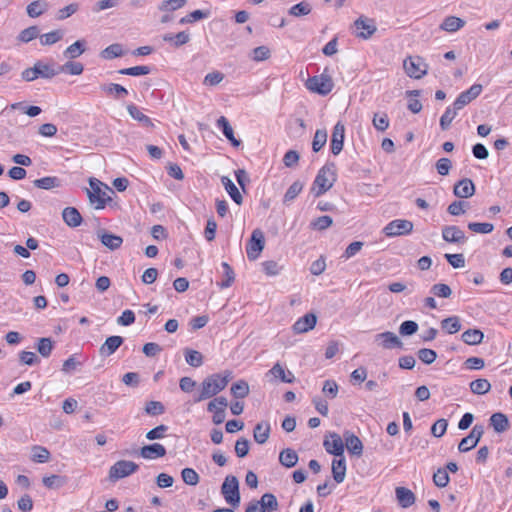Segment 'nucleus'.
I'll return each instance as SVG.
<instances>
[{
  "label": "nucleus",
  "mask_w": 512,
  "mask_h": 512,
  "mask_svg": "<svg viewBox=\"0 0 512 512\" xmlns=\"http://www.w3.org/2000/svg\"><path fill=\"white\" fill-rule=\"evenodd\" d=\"M35 187L44 190H50L60 187L61 181L55 176H47L33 181Z\"/></svg>",
  "instance_id": "obj_40"
},
{
  "label": "nucleus",
  "mask_w": 512,
  "mask_h": 512,
  "mask_svg": "<svg viewBox=\"0 0 512 512\" xmlns=\"http://www.w3.org/2000/svg\"><path fill=\"white\" fill-rule=\"evenodd\" d=\"M101 90L116 99H123L128 95V90L120 84L110 83L100 86Z\"/></svg>",
  "instance_id": "obj_33"
},
{
  "label": "nucleus",
  "mask_w": 512,
  "mask_h": 512,
  "mask_svg": "<svg viewBox=\"0 0 512 512\" xmlns=\"http://www.w3.org/2000/svg\"><path fill=\"white\" fill-rule=\"evenodd\" d=\"M270 430H271V427L268 422L258 423L253 430L254 440L258 444H264L269 438Z\"/></svg>",
  "instance_id": "obj_32"
},
{
  "label": "nucleus",
  "mask_w": 512,
  "mask_h": 512,
  "mask_svg": "<svg viewBox=\"0 0 512 512\" xmlns=\"http://www.w3.org/2000/svg\"><path fill=\"white\" fill-rule=\"evenodd\" d=\"M461 338L468 345H478L482 342L484 334L479 329H468L463 332Z\"/></svg>",
  "instance_id": "obj_38"
},
{
  "label": "nucleus",
  "mask_w": 512,
  "mask_h": 512,
  "mask_svg": "<svg viewBox=\"0 0 512 512\" xmlns=\"http://www.w3.org/2000/svg\"><path fill=\"white\" fill-rule=\"evenodd\" d=\"M181 477L183 482L190 486H196L200 480L198 473L192 468H184L181 471Z\"/></svg>",
  "instance_id": "obj_56"
},
{
  "label": "nucleus",
  "mask_w": 512,
  "mask_h": 512,
  "mask_svg": "<svg viewBox=\"0 0 512 512\" xmlns=\"http://www.w3.org/2000/svg\"><path fill=\"white\" fill-rule=\"evenodd\" d=\"M124 339L121 336H110L99 348V354L102 357H108L115 353L117 349L123 344Z\"/></svg>",
  "instance_id": "obj_19"
},
{
  "label": "nucleus",
  "mask_w": 512,
  "mask_h": 512,
  "mask_svg": "<svg viewBox=\"0 0 512 512\" xmlns=\"http://www.w3.org/2000/svg\"><path fill=\"white\" fill-rule=\"evenodd\" d=\"M332 475L336 483L340 484L346 476V461L344 457L332 461Z\"/></svg>",
  "instance_id": "obj_28"
},
{
  "label": "nucleus",
  "mask_w": 512,
  "mask_h": 512,
  "mask_svg": "<svg viewBox=\"0 0 512 512\" xmlns=\"http://www.w3.org/2000/svg\"><path fill=\"white\" fill-rule=\"evenodd\" d=\"M484 434V426L483 425H475L470 431L469 435L462 438L459 445L458 450L460 452H467L476 447L478 442L480 441L482 435Z\"/></svg>",
  "instance_id": "obj_10"
},
{
  "label": "nucleus",
  "mask_w": 512,
  "mask_h": 512,
  "mask_svg": "<svg viewBox=\"0 0 512 512\" xmlns=\"http://www.w3.org/2000/svg\"><path fill=\"white\" fill-rule=\"evenodd\" d=\"M221 493L225 501L233 507L240 504L239 481L236 476H226L222 486Z\"/></svg>",
  "instance_id": "obj_4"
},
{
  "label": "nucleus",
  "mask_w": 512,
  "mask_h": 512,
  "mask_svg": "<svg viewBox=\"0 0 512 512\" xmlns=\"http://www.w3.org/2000/svg\"><path fill=\"white\" fill-rule=\"evenodd\" d=\"M39 35V29L37 26H30L24 30H22L18 36L19 40L27 43L31 40L37 38Z\"/></svg>",
  "instance_id": "obj_62"
},
{
  "label": "nucleus",
  "mask_w": 512,
  "mask_h": 512,
  "mask_svg": "<svg viewBox=\"0 0 512 512\" xmlns=\"http://www.w3.org/2000/svg\"><path fill=\"white\" fill-rule=\"evenodd\" d=\"M375 343L383 349L402 348L403 342L393 332L386 331L375 335Z\"/></svg>",
  "instance_id": "obj_12"
},
{
  "label": "nucleus",
  "mask_w": 512,
  "mask_h": 512,
  "mask_svg": "<svg viewBox=\"0 0 512 512\" xmlns=\"http://www.w3.org/2000/svg\"><path fill=\"white\" fill-rule=\"evenodd\" d=\"M345 137V126L341 122H337L333 128L332 137H331V152L334 155H338L343 149Z\"/></svg>",
  "instance_id": "obj_14"
},
{
  "label": "nucleus",
  "mask_w": 512,
  "mask_h": 512,
  "mask_svg": "<svg viewBox=\"0 0 512 512\" xmlns=\"http://www.w3.org/2000/svg\"><path fill=\"white\" fill-rule=\"evenodd\" d=\"M84 70V66L80 62L68 61L64 65L58 67L60 72H68L71 75H80Z\"/></svg>",
  "instance_id": "obj_55"
},
{
  "label": "nucleus",
  "mask_w": 512,
  "mask_h": 512,
  "mask_svg": "<svg viewBox=\"0 0 512 512\" xmlns=\"http://www.w3.org/2000/svg\"><path fill=\"white\" fill-rule=\"evenodd\" d=\"M413 231V223L406 219H396L389 222L383 229L387 237L408 235Z\"/></svg>",
  "instance_id": "obj_9"
},
{
  "label": "nucleus",
  "mask_w": 512,
  "mask_h": 512,
  "mask_svg": "<svg viewBox=\"0 0 512 512\" xmlns=\"http://www.w3.org/2000/svg\"><path fill=\"white\" fill-rule=\"evenodd\" d=\"M97 236L100 239L101 243L112 251L119 249L123 244L122 237L109 233L103 229L97 232Z\"/></svg>",
  "instance_id": "obj_17"
},
{
  "label": "nucleus",
  "mask_w": 512,
  "mask_h": 512,
  "mask_svg": "<svg viewBox=\"0 0 512 512\" xmlns=\"http://www.w3.org/2000/svg\"><path fill=\"white\" fill-rule=\"evenodd\" d=\"M210 16V11H203V10H195L188 15L182 17L179 20L180 24H188V23H194L196 21L206 19Z\"/></svg>",
  "instance_id": "obj_49"
},
{
  "label": "nucleus",
  "mask_w": 512,
  "mask_h": 512,
  "mask_svg": "<svg viewBox=\"0 0 512 512\" xmlns=\"http://www.w3.org/2000/svg\"><path fill=\"white\" fill-rule=\"evenodd\" d=\"M217 126L222 129L224 136L231 142L233 146L238 147L240 145L241 142L235 138L233 128L231 127L226 117L221 116L217 120Z\"/></svg>",
  "instance_id": "obj_29"
},
{
  "label": "nucleus",
  "mask_w": 512,
  "mask_h": 512,
  "mask_svg": "<svg viewBox=\"0 0 512 512\" xmlns=\"http://www.w3.org/2000/svg\"><path fill=\"white\" fill-rule=\"evenodd\" d=\"M475 193V186L471 179L465 178L454 186V194L459 198H469Z\"/></svg>",
  "instance_id": "obj_23"
},
{
  "label": "nucleus",
  "mask_w": 512,
  "mask_h": 512,
  "mask_svg": "<svg viewBox=\"0 0 512 512\" xmlns=\"http://www.w3.org/2000/svg\"><path fill=\"white\" fill-rule=\"evenodd\" d=\"M298 459V454L290 448L283 449L279 454V462L287 468L294 467Z\"/></svg>",
  "instance_id": "obj_34"
},
{
  "label": "nucleus",
  "mask_w": 512,
  "mask_h": 512,
  "mask_svg": "<svg viewBox=\"0 0 512 512\" xmlns=\"http://www.w3.org/2000/svg\"><path fill=\"white\" fill-rule=\"evenodd\" d=\"M36 68H38V78L51 79L59 74L58 69L53 68L51 65L45 64L42 61H37Z\"/></svg>",
  "instance_id": "obj_46"
},
{
  "label": "nucleus",
  "mask_w": 512,
  "mask_h": 512,
  "mask_svg": "<svg viewBox=\"0 0 512 512\" xmlns=\"http://www.w3.org/2000/svg\"><path fill=\"white\" fill-rule=\"evenodd\" d=\"M337 179L336 166L334 163L325 164L314 180L312 192L319 197L332 188Z\"/></svg>",
  "instance_id": "obj_1"
},
{
  "label": "nucleus",
  "mask_w": 512,
  "mask_h": 512,
  "mask_svg": "<svg viewBox=\"0 0 512 512\" xmlns=\"http://www.w3.org/2000/svg\"><path fill=\"white\" fill-rule=\"evenodd\" d=\"M223 390L222 382H218L214 374L209 375L202 381L199 393L194 396V402L199 403L210 399Z\"/></svg>",
  "instance_id": "obj_2"
},
{
  "label": "nucleus",
  "mask_w": 512,
  "mask_h": 512,
  "mask_svg": "<svg viewBox=\"0 0 512 512\" xmlns=\"http://www.w3.org/2000/svg\"><path fill=\"white\" fill-rule=\"evenodd\" d=\"M327 142V131L325 129H318L315 132L312 141V149L314 152L320 151Z\"/></svg>",
  "instance_id": "obj_52"
},
{
  "label": "nucleus",
  "mask_w": 512,
  "mask_h": 512,
  "mask_svg": "<svg viewBox=\"0 0 512 512\" xmlns=\"http://www.w3.org/2000/svg\"><path fill=\"white\" fill-rule=\"evenodd\" d=\"M36 349L42 357L48 358L54 349V341L50 337L39 338L36 343Z\"/></svg>",
  "instance_id": "obj_36"
},
{
  "label": "nucleus",
  "mask_w": 512,
  "mask_h": 512,
  "mask_svg": "<svg viewBox=\"0 0 512 512\" xmlns=\"http://www.w3.org/2000/svg\"><path fill=\"white\" fill-rule=\"evenodd\" d=\"M139 466L128 460H119L109 469V480L116 482L119 479L130 476L138 470Z\"/></svg>",
  "instance_id": "obj_7"
},
{
  "label": "nucleus",
  "mask_w": 512,
  "mask_h": 512,
  "mask_svg": "<svg viewBox=\"0 0 512 512\" xmlns=\"http://www.w3.org/2000/svg\"><path fill=\"white\" fill-rule=\"evenodd\" d=\"M490 425L497 433L505 432L506 430L509 429L510 426L508 417L501 412H497L491 415Z\"/></svg>",
  "instance_id": "obj_25"
},
{
  "label": "nucleus",
  "mask_w": 512,
  "mask_h": 512,
  "mask_svg": "<svg viewBox=\"0 0 512 512\" xmlns=\"http://www.w3.org/2000/svg\"><path fill=\"white\" fill-rule=\"evenodd\" d=\"M140 456L144 459H156L166 455V448L160 443L145 445L140 449Z\"/></svg>",
  "instance_id": "obj_20"
},
{
  "label": "nucleus",
  "mask_w": 512,
  "mask_h": 512,
  "mask_svg": "<svg viewBox=\"0 0 512 512\" xmlns=\"http://www.w3.org/2000/svg\"><path fill=\"white\" fill-rule=\"evenodd\" d=\"M482 90L483 87L481 84H473L468 90L461 92L454 101L456 109H463L476 99L481 94Z\"/></svg>",
  "instance_id": "obj_13"
},
{
  "label": "nucleus",
  "mask_w": 512,
  "mask_h": 512,
  "mask_svg": "<svg viewBox=\"0 0 512 512\" xmlns=\"http://www.w3.org/2000/svg\"><path fill=\"white\" fill-rule=\"evenodd\" d=\"M266 378H268L269 382H275L277 380L283 383H293L295 381L294 374L285 369L280 363H276L273 367L266 373Z\"/></svg>",
  "instance_id": "obj_11"
},
{
  "label": "nucleus",
  "mask_w": 512,
  "mask_h": 512,
  "mask_svg": "<svg viewBox=\"0 0 512 512\" xmlns=\"http://www.w3.org/2000/svg\"><path fill=\"white\" fill-rule=\"evenodd\" d=\"M354 25L358 30H363L357 33V37L362 39L370 38L377 30L374 20L368 19L364 16H360L355 20Z\"/></svg>",
  "instance_id": "obj_15"
},
{
  "label": "nucleus",
  "mask_w": 512,
  "mask_h": 512,
  "mask_svg": "<svg viewBox=\"0 0 512 512\" xmlns=\"http://www.w3.org/2000/svg\"><path fill=\"white\" fill-rule=\"evenodd\" d=\"M345 445L349 453L361 456L363 453V444L358 436L350 431L344 432Z\"/></svg>",
  "instance_id": "obj_21"
},
{
  "label": "nucleus",
  "mask_w": 512,
  "mask_h": 512,
  "mask_svg": "<svg viewBox=\"0 0 512 512\" xmlns=\"http://www.w3.org/2000/svg\"><path fill=\"white\" fill-rule=\"evenodd\" d=\"M31 460L35 463H46L50 460L51 454L50 451L40 445H34L32 448Z\"/></svg>",
  "instance_id": "obj_39"
},
{
  "label": "nucleus",
  "mask_w": 512,
  "mask_h": 512,
  "mask_svg": "<svg viewBox=\"0 0 512 512\" xmlns=\"http://www.w3.org/2000/svg\"><path fill=\"white\" fill-rule=\"evenodd\" d=\"M302 189L303 184L300 181H295L292 183L284 195L283 202L289 203L293 201L299 195Z\"/></svg>",
  "instance_id": "obj_59"
},
{
  "label": "nucleus",
  "mask_w": 512,
  "mask_h": 512,
  "mask_svg": "<svg viewBox=\"0 0 512 512\" xmlns=\"http://www.w3.org/2000/svg\"><path fill=\"white\" fill-rule=\"evenodd\" d=\"M458 111H460V109H456V106L454 103H453L452 107L446 108L445 112L443 113V115L440 118V127L443 131L449 129L452 121L457 116Z\"/></svg>",
  "instance_id": "obj_41"
},
{
  "label": "nucleus",
  "mask_w": 512,
  "mask_h": 512,
  "mask_svg": "<svg viewBox=\"0 0 512 512\" xmlns=\"http://www.w3.org/2000/svg\"><path fill=\"white\" fill-rule=\"evenodd\" d=\"M129 115L136 121L142 123L143 126L152 127L153 123L151 119L146 116L136 105L129 104L127 106Z\"/></svg>",
  "instance_id": "obj_37"
},
{
  "label": "nucleus",
  "mask_w": 512,
  "mask_h": 512,
  "mask_svg": "<svg viewBox=\"0 0 512 512\" xmlns=\"http://www.w3.org/2000/svg\"><path fill=\"white\" fill-rule=\"evenodd\" d=\"M449 481L450 477L447 470L444 468H438L437 471L433 474V482L439 488L446 487Z\"/></svg>",
  "instance_id": "obj_58"
},
{
  "label": "nucleus",
  "mask_w": 512,
  "mask_h": 512,
  "mask_svg": "<svg viewBox=\"0 0 512 512\" xmlns=\"http://www.w3.org/2000/svg\"><path fill=\"white\" fill-rule=\"evenodd\" d=\"M464 25L465 21L463 19L456 16H448L443 20L439 28L443 31L453 33L464 27Z\"/></svg>",
  "instance_id": "obj_30"
},
{
  "label": "nucleus",
  "mask_w": 512,
  "mask_h": 512,
  "mask_svg": "<svg viewBox=\"0 0 512 512\" xmlns=\"http://www.w3.org/2000/svg\"><path fill=\"white\" fill-rule=\"evenodd\" d=\"M221 183L232 200L238 205L242 204L243 197L233 181L228 176H222Z\"/></svg>",
  "instance_id": "obj_26"
},
{
  "label": "nucleus",
  "mask_w": 512,
  "mask_h": 512,
  "mask_svg": "<svg viewBox=\"0 0 512 512\" xmlns=\"http://www.w3.org/2000/svg\"><path fill=\"white\" fill-rule=\"evenodd\" d=\"M90 188L87 190V195L91 204L95 205L96 209H103L111 198L107 194L106 190H102L101 186L103 183L95 178L89 180Z\"/></svg>",
  "instance_id": "obj_5"
},
{
  "label": "nucleus",
  "mask_w": 512,
  "mask_h": 512,
  "mask_svg": "<svg viewBox=\"0 0 512 512\" xmlns=\"http://www.w3.org/2000/svg\"><path fill=\"white\" fill-rule=\"evenodd\" d=\"M64 36L63 31L61 30H54L49 33L43 34L40 36V43L42 45H52L56 42L60 41Z\"/></svg>",
  "instance_id": "obj_57"
},
{
  "label": "nucleus",
  "mask_w": 512,
  "mask_h": 512,
  "mask_svg": "<svg viewBox=\"0 0 512 512\" xmlns=\"http://www.w3.org/2000/svg\"><path fill=\"white\" fill-rule=\"evenodd\" d=\"M441 327L449 334H455L461 329L460 319L457 316H451L441 321Z\"/></svg>",
  "instance_id": "obj_48"
},
{
  "label": "nucleus",
  "mask_w": 512,
  "mask_h": 512,
  "mask_svg": "<svg viewBox=\"0 0 512 512\" xmlns=\"http://www.w3.org/2000/svg\"><path fill=\"white\" fill-rule=\"evenodd\" d=\"M418 330V324L412 320H406L401 323L399 327V333L402 336H411L415 334Z\"/></svg>",
  "instance_id": "obj_63"
},
{
  "label": "nucleus",
  "mask_w": 512,
  "mask_h": 512,
  "mask_svg": "<svg viewBox=\"0 0 512 512\" xmlns=\"http://www.w3.org/2000/svg\"><path fill=\"white\" fill-rule=\"evenodd\" d=\"M258 503L263 508L264 512H274L279 508L277 498L272 493L263 494Z\"/></svg>",
  "instance_id": "obj_35"
},
{
  "label": "nucleus",
  "mask_w": 512,
  "mask_h": 512,
  "mask_svg": "<svg viewBox=\"0 0 512 512\" xmlns=\"http://www.w3.org/2000/svg\"><path fill=\"white\" fill-rule=\"evenodd\" d=\"M312 11V6L307 1H302L298 4L293 5L289 10V15L293 17H302L310 14Z\"/></svg>",
  "instance_id": "obj_44"
},
{
  "label": "nucleus",
  "mask_w": 512,
  "mask_h": 512,
  "mask_svg": "<svg viewBox=\"0 0 512 512\" xmlns=\"http://www.w3.org/2000/svg\"><path fill=\"white\" fill-rule=\"evenodd\" d=\"M331 441L325 440L324 447L329 454L343 457L344 443L342 438L337 433L330 434Z\"/></svg>",
  "instance_id": "obj_22"
},
{
  "label": "nucleus",
  "mask_w": 512,
  "mask_h": 512,
  "mask_svg": "<svg viewBox=\"0 0 512 512\" xmlns=\"http://www.w3.org/2000/svg\"><path fill=\"white\" fill-rule=\"evenodd\" d=\"M265 246L264 234L260 229H255L252 232L251 238L246 245V253L249 260L254 261L263 251Z\"/></svg>",
  "instance_id": "obj_8"
},
{
  "label": "nucleus",
  "mask_w": 512,
  "mask_h": 512,
  "mask_svg": "<svg viewBox=\"0 0 512 512\" xmlns=\"http://www.w3.org/2000/svg\"><path fill=\"white\" fill-rule=\"evenodd\" d=\"M123 54L124 52L122 49V45L119 43L111 44L101 52V56L104 59H113L121 57Z\"/></svg>",
  "instance_id": "obj_54"
},
{
  "label": "nucleus",
  "mask_w": 512,
  "mask_h": 512,
  "mask_svg": "<svg viewBox=\"0 0 512 512\" xmlns=\"http://www.w3.org/2000/svg\"><path fill=\"white\" fill-rule=\"evenodd\" d=\"M372 124L377 131L384 132L389 127V118L386 113H375Z\"/></svg>",
  "instance_id": "obj_53"
},
{
  "label": "nucleus",
  "mask_w": 512,
  "mask_h": 512,
  "mask_svg": "<svg viewBox=\"0 0 512 512\" xmlns=\"http://www.w3.org/2000/svg\"><path fill=\"white\" fill-rule=\"evenodd\" d=\"M62 218L66 225L72 228L78 227L82 222V216L75 207L64 208Z\"/></svg>",
  "instance_id": "obj_24"
},
{
  "label": "nucleus",
  "mask_w": 512,
  "mask_h": 512,
  "mask_svg": "<svg viewBox=\"0 0 512 512\" xmlns=\"http://www.w3.org/2000/svg\"><path fill=\"white\" fill-rule=\"evenodd\" d=\"M317 322V317L313 313H307L303 317L299 318L293 325L295 333H305L312 330Z\"/></svg>",
  "instance_id": "obj_18"
},
{
  "label": "nucleus",
  "mask_w": 512,
  "mask_h": 512,
  "mask_svg": "<svg viewBox=\"0 0 512 512\" xmlns=\"http://www.w3.org/2000/svg\"><path fill=\"white\" fill-rule=\"evenodd\" d=\"M470 389L474 394L483 395L490 391L491 384L487 379L479 378L470 383Z\"/></svg>",
  "instance_id": "obj_45"
},
{
  "label": "nucleus",
  "mask_w": 512,
  "mask_h": 512,
  "mask_svg": "<svg viewBox=\"0 0 512 512\" xmlns=\"http://www.w3.org/2000/svg\"><path fill=\"white\" fill-rule=\"evenodd\" d=\"M144 410L148 415L157 416L164 413L165 407L159 401H149L146 403Z\"/></svg>",
  "instance_id": "obj_61"
},
{
  "label": "nucleus",
  "mask_w": 512,
  "mask_h": 512,
  "mask_svg": "<svg viewBox=\"0 0 512 512\" xmlns=\"http://www.w3.org/2000/svg\"><path fill=\"white\" fill-rule=\"evenodd\" d=\"M442 238L448 243H464L466 241L464 232L455 225L444 226L442 229Z\"/></svg>",
  "instance_id": "obj_16"
},
{
  "label": "nucleus",
  "mask_w": 512,
  "mask_h": 512,
  "mask_svg": "<svg viewBox=\"0 0 512 512\" xmlns=\"http://www.w3.org/2000/svg\"><path fill=\"white\" fill-rule=\"evenodd\" d=\"M406 74L414 79H421L428 72V64L420 56H409L403 62Z\"/></svg>",
  "instance_id": "obj_6"
},
{
  "label": "nucleus",
  "mask_w": 512,
  "mask_h": 512,
  "mask_svg": "<svg viewBox=\"0 0 512 512\" xmlns=\"http://www.w3.org/2000/svg\"><path fill=\"white\" fill-rule=\"evenodd\" d=\"M187 4V0H164L162 1L158 9L163 12H171L184 7Z\"/></svg>",
  "instance_id": "obj_51"
},
{
  "label": "nucleus",
  "mask_w": 512,
  "mask_h": 512,
  "mask_svg": "<svg viewBox=\"0 0 512 512\" xmlns=\"http://www.w3.org/2000/svg\"><path fill=\"white\" fill-rule=\"evenodd\" d=\"M46 6V3H42L40 1L31 2L27 6V14L32 18H36L45 11Z\"/></svg>",
  "instance_id": "obj_64"
},
{
  "label": "nucleus",
  "mask_w": 512,
  "mask_h": 512,
  "mask_svg": "<svg viewBox=\"0 0 512 512\" xmlns=\"http://www.w3.org/2000/svg\"><path fill=\"white\" fill-rule=\"evenodd\" d=\"M43 485L48 489H57L64 485L65 481L59 475H51L43 477L42 479Z\"/></svg>",
  "instance_id": "obj_60"
},
{
  "label": "nucleus",
  "mask_w": 512,
  "mask_h": 512,
  "mask_svg": "<svg viewBox=\"0 0 512 512\" xmlns=\"http://www.w3.org/2000/svg\"><path fill=\"white\" fill-rule=\"evenodd\" d=\"M85 41L84 40H78L68 46L66 50L64 51V56L69 59H75L79 57L81 54L85 51Z\"/></svg>",
  "instance_id": "obj_43"
},
{
  "label": "nucleus",
  "mask_w": 512,
  "mask_h": 512,
  "mask_svg": "<svg viewBox=\"0 0 512 512\" xmlns=\"http://www.w3.org/2000/svg\"><path fill=\"white\" fill-rule=\"evenodd\" d=\"M223 280L218 284L221 288H228L235 280V273L227 262H222Z\"/></svg>",
  "instance_id": "obj_47"
},
{
  "label": "nucleus",
  "mask_w": 512,
  "mask_h": 512,
  "mask_svg": "<svg viewBox=\"0 0 512 512\" xmlns=\"http://www.w3.org/2000/svg\"><path fill=\"white\" fill-rule=\"evenodd\" d=\"M165 42L171 43L174 47L178 48L190 41V34L186 31L178 32L177 34L167 33L163 35Z\"/></svg>",
  "instance_id": "obj_31"
},
{
  "label": "nucleus",
  "mask_w": 512,
  "mask_h": 512,
  "mask_svg": "<svg viewBox=\"0 0 512 512\" xmlns=\"http://www.w3.org/2000/svg\"><path fill=\"white\" fill-rule=\"evenodd\" d=\"M305 86L311 92L325 96L332 91L334 83L330 75L322 73L308 78Z\"/></svg>",
  "instance_id": "obj_3"
},
{
  "label": "nucleus",
  "mask_w": 512,
  "mask_h": 512,
  "mask_svg": "<svg viewBox=\"0 0 512 512\" xmlns=\"http://www.w3.org/2000/svg\"><path fill=\"white\" fill-rule=\"evenodd\" d=\"M231 394L238 399H243L250 392L249 384L245 380H238L230 388Z\"/></svg>",
  "instance_id": "obj_42"
},
{
  "label": "nucleus",
  "mask_w": 512,
  "mask_h": 512,
  "mask_svg": "<svg viewBox=\"0 0 512 512\" xmlns=\"http://www.w3.org/2000/svg\"><path fill=\"white\" fill-rule=\"evenodd\" d=\"M185 360L192 367H200L203 364L202 354L193 349H185Z\"/></svg>",
  "instance_id": "obj_50"
},
{
  "label": "nucleus",
  "mask_w": 512,
  "mask_h": 512,
  "mask_svg": "<svg viewBox=\"0 0 512 512\" xmlns=\"http://www.w3.org/2000/svg\"><path fill=\"white\" fill-rule=\"evenodd\" d=\"M396 497L401 507L408 508L415 502L414 493L405 488V487H397L396 488Z\"/></svg>",
  "instance_id": "obj_27"
}]
</instances>
